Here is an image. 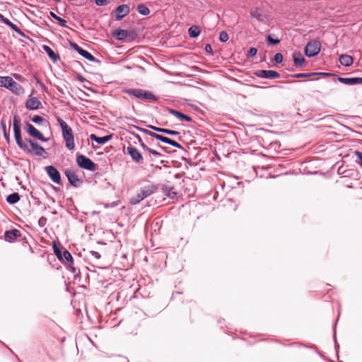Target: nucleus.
Returning <instances> with one entry per match:
<instances>
[{"label": "nucleus", "mask_w": 362, "mask_h": 362, "mask_svg": "<svg viewBox=\"0 0 362 362\" xmlns=\"http://www.w3.org/2000/svg\"><path fill=\"white\" fill-rule=\"evenodd\" d=\"M56 2H59L61 0H54Z\"/></svg>", "instance_id": "61"}, {"label": "nucleus", "mask_w": 362, "mask_h": 362, "mask_svg": "<svg viewBox=\"0 0 362 362\" xmlns=\"http://www.w3.org/2000/svg\"><path fill=\"white\" fill-rule=\"evenodd\" d=\"M127 153L129 155L133 161L136 163L137 164H143L144 163V158L141 153L139 151L137 148L134 146H129L127 148Z\"/></svg>", "instance_id": "7"}, {"label": "nucleus", "mask_w": 362, "mask_h": 362, "mask_svg": "<svg viewBox=\"0 0 362 362\" xmlns=\"http://www.w3.org/2000/svg\"><path fill=\"white\" fill-rule=\"evenodd\" d=\"M354 153L356 156V163H358L362 168V153L358 151H356Z\"/></svg>", "instance_id": "38"}, {"label": "nucleus", "mask_w": 362, "mask_h": 362, "mask_svg": "<svg viewBox=\"0 0 362 362\" xmlns=\"http://www.w3.org/2000/svg\"><path fill=\"white\" fill-rule=\"evenodd\" d=\"M124 93L134 96L138 99L146 100L150 101L157 100V97L151 91L144 90L140 88H129L123 90Z\"/></svg>", "instance_id": "3"}, {"label": "nucleus", "mask_w": 362, "mask_h": 362, "mask_svg": "<svg viewBox=\"0 0 362 362\" xmlns=\"http://www.w3.org/2000/svg\"><path fill=\"white\" fill-rule=\"evenodd\" d=\"M149 153L156 156V157H160L161 156V153L158 152L157 151L154 150V149H152V148H149L148 151Z\"/></svg>", "instance_id": "46"}, {"label": "nucleus", "mask_w": 362, "mask_h": 362, "mask_svg": "<svg viewBox=\"0 0 362 362\" xmlns=\"http://www.w3.org/2000/svg\"><path fill=\"white\" fill-rule=\"evenodd\" d=\"M293 59L296 66L300 67L305 62V58L299 52H295L293 54Z\"/></svg>", "instance_id": "21"}, {"label": "nucleus", "mask_w": 362, "mask_h": 362, "mask_svg": "<svg viewBox=\"0 0 362 362\" xmlns=\"http://www.w3.org/2000/svg\"><path fill=\"white\" fill-rule=\"evenodd\" d=\"M63 258H64L67 261L69 265L74 264V259H73L72 255L68 250H65L63 252L62 259Z\"/></svg>", "instance_id": "30"}, {"label": "nucleus", "mask_w": 362, "mask_h": 362, "mask_svg": "<svg viewBox=\"0 0 362 362\" xmlns=\"http://www.w3.org/2000/svg\"><path fill=\"white\" fill-rule=\"evenodd\" d=\"M137 11L140 14L144 16H147L150 13L149 8L143 4L138 5Z\"/></svg>", "instance_id": "28"}, {"label": "nucleus", "mask_w": 362, "mask_h": 362, "mask_svg": "<svg viewBox=\"0 0 362 362\" xmlns=\"http://www.w3.org/2000/svg\"><path fill=\"white\" fill-rule=\"evenodd\" d=\"M71 47H73L79 54L81 52V51L83 50V49L79 47L77 44L71 42Z\"/></svg>", "instance_id": "45"}, {"label": "nucleus", "mask_w": 362, "mask_h": 362, "mask_svg": "<svg viewBox=\"0 0 362 362\" xmlns=\"http://www.w3.org/2000/svg\"><path fill=\"white\" fill-rule=\"evenodd\" d=\"M78 80L81 81H84L85 78L80 76H78Z\"/></svg>", "instance_id": "60"}, {"label": "nucleus", "mask_w": 362, "mask_h": 362, "mask_svg": "<svg viewBox=\"0 0 362 362\" xmlns=\"http://www.w3.org/2000/svg\"><path fill=\"white\" fill-rule=\"evenodd\" d=\"M136 138L138 139L139 144L141 145V144L144 143L141 136L139 135H136Z\"/></svg>", "instance_id": "58"}, {"label": "nucleus", "mask_w": 362, "mask_h": 362, "mask_svg": "<svg viewBox=\"0 0 362 362\" xmlns=\"http://www.w3.org/2000/svg\"><path fill=\"white\" fill-rule=\"evenodd\" d=\"M69 267H70V270L72 272L73 274H74V275H76L78 274V273L79 272L78 269H77L76 268H75L73 264H71V265H69Z\"/></svg>", "instance_id": "51"}, {"label": "nucleus", "mask_w": 362, "mask_h": 362, "mask_svg": "<svg viewBox=\"0 0 362 362\" xmlns=\"http://www.w3.org/2000/svg\"><path fill=\"white\" fill-rule=\"evenodd\" d=\"M81 52L80 53V55L83 57L85 59H88L90 62H95V57L91 53L88 52L87 50H85V49H83V50L81 51Z\"/></svg>", "instance_id": "29"}, {"label": "nucleus", "mask_w": 362, "mask_h": 362, "mask_svg": "<svg viewBox=\"0 0 362 362\" xmlns=\"http://www.w3.org/2000/svg\"><path fill=\"white\" fill-rule=\"evenodd\" d=\"M274 61L276 63V64H280L283 61V55L281 53H276L274 57Z\"/></svg>", "instance_id": "39"}, {"label": "nucleus", "mask_w": 362, "mask_h": 362, "mask_svg": "<svg viewBox=\"0 0 362 362\" xmlns=\"http://www.w3.org/2000/svg\"><path fill=\"white\" fill-rule=\"evenodd\" d=\"M153 137L158 141H160L165 143V144H168V141H170L169 138L163 136L156 134V135H153Z\"/></svg>", "instance_id": "34"}, {"label": "nucleus", "mask_w": 362, "mask_h": 362, "mask_svg": "<svg viewBox=\"0 0 362 362\" xmlns=\"http://www.w3.org/2000/svg\"><path fill=\"white\" fill-rule=\"evenodd\" d=\"M0 87L6 88L16 95H21L24 91L22 86L15 81L10 76H0Z\"/></svg>", "instance_id": "2"}, {"label": "nucleus", "mask_w": 362, "mask_h": 362, "mask_svg": "<svg viewBox=\"0 0 362 362\" xmlns=\"http://www.w3.org/2000/svg\"><path fill=\"white\" fill-rule=\"evenodd\" d=\"M42 49L54 62H57L60 59L59 55L54 52L49 46L43 45Z\"/></svg>", "instance_id": "19"}, {"label": "nucleus", "mask_w": 362, "mask_h": 362, "mask_svg": "<svg viewBox=\"0 0 362 362\" xmlns=\"http://www.w3.org/2000/svg\"><path fill=\"white\" fill-rule=\"evenodd\" d=\"M3 134H4V136L5 139L8 142L10 138H9V135L7 133V132H3Z\"/></svg>", "instance_id": "55"}, {"label": "nucleus", "mask_w": 362, "mask_h": 362, "mask_svg": "<svg viewBox=\"0 0 362 362\" xmlns=\"http://www.w3.org/2000/svg\"><path fill=\"white\" fill-rule=\"evenodd\" d=\"M228 34L226 31H221L219 34V40L222 42H226L228 40Z\"/></svg>", "instance_id": "35"}, {"label": "nucleus", "mask_w": 362, "mask_h": 362, "mask_svg": "<svg viewBox=\"0 0 362 362\" xmlns=\"http://www.w3.org/2000/svg\"><path fill=\"white\" fill-rule=\"evenodd\" d=\"M21 235V233L18 229H13L5 232V240L8 242L14 241L17 238Z\"/></svg>", "instance_id": "16"}, {"label": "nucleus", "mask_w": 362, "mask_h": 362, "mask_svg": "<svg viewBox=\"0 0 362 362\" xmlns=\"http://www.w3.org/2000/svg\"><path fill=\"white\" fill-rule=\"evenodd\" d=\"M55 20L58 21L59 24L62 27H67V22L66 20L62 18L61 17H57L55 18Z\"/></svg>", "instance_id": "43"}, {"label": "nucleus", "mask_w": 362, "mask_h": 362, "mask_svg": "<svg viewBox=\"0 0 362 362\" xmlns=\"http://www.w3.org/2000/svg\"><path fill=\"white\" fill-rule=\"evenodd\" d=\"M32 122L35 124H40L45 120V119L39 115H35L31 119Z\"/></svg>", "instance_id": "40"}, {"label": "nucleus", "mask_w": 362, "mask_h": 362, "mask_svg": "<svg viewBox=\"0 0 362 362\" xmlns=\"http://www.w3.org/2000/svg\"><path fill=\"white\" fill-rule=\"evenodd\" d=\"M76 163L80 168L88 170L94 171L96 168V164L83 155L76 156Z\"/></svg>", "instance_id": "6"}, {"label": "nucleus", "mask_w": 362, "mask_h": 362, "mask_svg": "<svg viewBox=\"0 0 362 362\" xmlns=\"http://www.w3.org/2000/svg\"><path fill=\"white\" fill-rule=\"evenodd\" d=\"M65 175L69 183L74 187H78L83 182L82 180L78 177V175L74 170H66L65 171Z\"/></svg>", "instance_id": "11"}, {"label": "nucleus", "mask_w": 362, "mask_h": 362, "mask_svg": "<svg viewBox=\"0 0 362 362\" xmlns=\"http://www.w3.org/2000/svg\"><path fill=\"white\" fill-rule=\"evenodd\" d=\"M338 81L341 82V83L346 84V85H354V78H343V77H338Z\"/></svg>", "instance_id": "32"}, {"label": "nucleus", "mask_w": 362, "mask_h": 362, "mask_svg": "<svg viewBox=\"0 0 362 362\" xmlns=\"http://www.w3.org/2000/svg\"><path fill=\"white\" fill-rule=\"evenodd\" d=\"M267 41L269 44H271L272 45H277L280 42L279 39H274L271 35H268L267 37Z\"/></svg>", "instance_id": "37"}, {"label": "nucleus", "mask_w": 362, "mask_h": 362, "mask_svg": "<svg viewBox=\"0 0 362 362\" xmlns=\"http://www.w3.org/2000/svg\"><path fill=\"white\" fill-rule=\"evenodd\" d=\"M169 113L171 114L172 115L176 117L177 119H180V120H183V121H185V122H192V117H190L189 116L187 115H185L176 110H174V109H169L168 110Z\"/></svg>", "instance_id": "17"}, {"label": "nucleus", "mask_w": 362, "mask_h": 362, "mask_svg": "<svg viewBox=\"0 0 362 362\" xmlns=\"http://www.w3.org/2000/svg\"><path fill=\"white\" fill-rule=\"evenodd\" d=\"M250 16L252 18H256L257 21H262L263 18L266 16L262 9L258 7L251 9Z\"/></svg>", "instance_id": "18"}, {"label": "nucleus", "mask_w": 362, "mask_h": 362, "mask_svg": "<svg viewBox=\"0 0 362 362\" xmlns=\"http://www.w3.org/2000/svg\"><path fill=\"white\" fill-rule=\"evenodd\" d=\"M130 11L129 6L127 4L119 5L115 9V18L116 20H121L127 16Z\"/></svg>", "instance_id": "13"}, {"label": "nucleus", "mask_w": 362, "mask_h": 362, "mask_svg": "<svg viewBox=\"0 0 362 362\" xmlns=\"http://www.w3.org/2000/svg\"><path fill=\"white\" fill-rule=\"evenodd\" d=\"M57 120L61 127L63 139L74 135L72 129L66 124V122L59 117L57 118Z\"/></svg>", "instance_id": "12"}, {"label": "nucleus", "mask_w": 362, "mask_h": 362, "mask_svg": "<svg viewBox=\"0 0 362 362\" xmlns=\"http://www.w3.org/2000/svg\"><path fill=\"white\" fill-rule=\"evenodd\" d=\"M188 33L190 37L195 38L199 35L200 29L197 25H192L189 28Z\"/></svg>", "instance_id": "27"}, {"label": "nucleus", "mask_w": 362, "mask_h": 362, "mask_svg": "<svg viewBox=\"0 0 362 362\" xmlns=\"http://www.w3.org/2000/svg\"><path fill=\"white\" fill-rule=\"evenodd\" d=\"M157 190V187L154 185H149L141 188L139 192L134 197H132L129 203L132 205L139 204L145 198L149 197Z\"/></svg>", "instance_id": "4"}, {"label": "nucleus", "mask_w": 362, "mask_h": 362, "mask_svg": "<svg viewBox=\"0 0 362 362\" xmlns=\"http://www.w3.org/2000/svg\"><path fill=\"white\" fill-rule=\"evenodd\" d=\"M40 106L41 102L37 97H30L25 103V107L30 110H37Z\"/></svg>", "instance_id": "15"}, {"label": "nucleus", "mask_w": 362, "mask_h": 362, "mask_svg": "<svg viewBox=\"0 0 362 362\" xmlns=\"http://www.w3.org/2000/svg\"><path fill=\"white\" fill-rule=\"evenodd\" d=\"M95 3L98 6H105L108 3L107 0H95Z\"/></svg>", "instance_id": "48"}, {"label": "nucleus", "mask_w": 362, "mask_h": 362, "mask_svg": "<svg viewBox=\"0 0 362 362\" xmlns=\"http://www.w3.org/2000/svg\"><path fill=\"white\" fill-rule=\"evenodd\" d=\"M13 126L16 144L21 150L28 154L46 158V156H44V154H47L46 151L36 141L30 139H25V140L23 141L21 132V119L16 115L13 116Z\"/></svg>", "instance_id": "1"}, {"label": "nucleus", "mask_w": 362, "mask_h": 362, "mask_svg": "<svg viewBox=\"0 0 362 362\" xmlns=\"http://www.w3.org/2000/svg\"><path fill=\"white\" fill-rule=\"evenodd\" d=\"M255 76L262 78L276 79L280 77V74L273 70H258L255 73Z\"/></svg>", "instance_id": "9"}, {"label": "nucleus", "mask_w": 362, "mask_h": 362, "mask_svg": "<svg viewBox=\"0 0 362 362\" xmlns=\"http://www.w3.org/2000/svg\"><path fill=\"white\" fill-rule=\"evenodd\" d=\"M49 15H50V16H51L52 18H53L54 19H55V18H57V17H59L58 16H57V15H56L54 12H52V11H50Z\"/></svg>", "instance_id": "57"}, {"label": "nucleus", "mask_w": 362, "mask_h": 362, "mask_svg": "<svg viewBox=\"0 0 362 362\" xmlns=\"http://www.w3.org/2000/svg\"><path fill=\"white\" fill-rule=\"evenodd\" d=\"M45 170H46L48 176L49 177V178L54 183L60 184L61 176H60L59 171L57 170V169L55 167H54L52 165L47 166V167H45Z\"/></svg>", "instance_id": "10"}, {"label": "nucleus", "mask_w": 362, "mask_h": 362, "mask_svg": "<svg viewBox=\"0 0 362 362\" xmlns=\"http://www.w3.org/2000/svg\"><path fill=\"white\" fill-rule=\"evenodd\" d=\"M53 250H54L55 255L57 257V258L59 260H62L63 253H62L59 247L57 245H56L55 243L53 245Z\"/></svg>", "instance_id": "33"}, {"label": "nucleus", "mask_w": 362, "mask_h": 362, "mask_svg": "<svg viewBox=\"0 0 362 362\" xmlns=\"http://www.w3.org/2000/svg\"><path fill=\"white\" fill-rule=\"evenodd\" d=\"M148 127L156 132V129L157 127H155V126H153V125H148Z\"/></svg>", "instance_id": "59"}, {"label": "nucleus", "mask_w": 362, "mask_h": 362, "mask_svg": "<svg viewBox=\"0 0 362 362\" xmlns=\"http://www.w3.org/2000/svg\"><path fill=\"white\" fill-rule=\"evenodd\" d=\"M135 128L136 129H138L139 132L144 133L146 135H148V136H152V137H153V135H156V133H154V132H153L151 131H149L148 129H144V128H141V127H136V126H135Z\"/></svg>", "instance_id": "36"}, {"label": "nucleus", "mask_w": 362, "mask_h": 362, "mask_svg": "<svg viewBox=\"0 0 362 362\" xmlns=\"http://www.w3.org/2000/svg\"><path fill=\"white\" fill-rule=\"evenodd\" d=\"M141 147L144 150V151H146L147 152L149 150V147H148L144 143H142L141 144Z\"/></svg>", "instance_id": "54"}, {"label": "nucleus", "mask_w": 362, "mask_h": 362, "mask_svg": "<svg viewBox=\"0 0 362 362\" xmlns=\"http://www.w3.org/2000/svg\"><path fill=\"white\" fill-rule=\"evenodd\" d=\"M168 144H170L171 146H173V147H175L177 148H182V146L180 144H179L178 142L174 141V140H172L170 139V141H168Z\"/></svg>", "instance_id": "44"}, {"label": "nucleus", "mask_w": 362, "mask_h": 362, "mask_svg": "<svg viewBox=\"0 0 362 362\" xmlns=\"http://www.w3.org/2000/svg\"><path fill=\"white\" fill-rule=\"evenodd\" d=\"M163 190L164 193L165 194V195H167L168 197H169L170 198H174L177 194V192H175V190L173 187H165L163 189Z\"/></svg>", "instance_id": "31"}, {"label": "nucleus", "mask_w": 362, "mask_h": 362, "mask_svg": "<svg viewBox=\"0 0 362 362\" xmlns=\"http://www.w3.org/2000/svg\"><path fill=\"white\" fill-rule=\"evenodd\" d=\"M90 255L93 257L95 258L96 259H99L101 257V256H100V253L98 252L92 250V251L90 252Z\"/></svg>", "instance_id": "47"}, {"label": "nucleus", "mask_w": 362, "mask_h": 362, "mask_svg": "<svg viewBox=\"0 0 362 362\" xmlns=\"http://www.w3.org/2000/svg\"><path fill=\"white\" fill-rule=\"evenodd\" d=\"M46 221H47V219L45 217H41L38 221L40 226H41V227L44 226L46 223Z\"/></svg>", "instance_id": "50"}, {"label": "nucleus", "mask_w": 362, "mask_h": 362, "mask_svg": "<svg viewBox=\"0 0 362 362\" xmlns=\"http://www.w3.org/2000/svg\"><path fill=\"white\" fill-rule=\"evenodd\" d=\"M65 141V146L69 150H74L75 148L74 135L64 139Z\"/></svg>", "instance_id": "26"}, {"label": "nucleus", "mask_w": 362, "mask_h": 362, "mask_svg": "<svg viewBox=\"0 0 362 362\" xmlns=\"http://www.w3.org/2000/svg\"><path fill=\"white\" fill-rule=\"evenodd\" d=\"M339 62L343 66H349L353 64L354 59L350 55L341 54L339 57Z\"/></svg>", "instance_id": "22"}, {"label": "nucleus", "mask_w": 362, "mask_h": 362, "mask_svg": "<svg viewBox=\"0 0 362 362\" xmlns=\"http://www.w3.org/2000/svg\"><path fill=\"white\" fill-rule=\"evenodd\" d=\"M112 138L111 135L105 136L103 137H98L95 134H92L90 135V139L91 141H94L99 144H105L107 141H109Z\"/></svg>", "instance_id": "20"}, {"label": "nucleus", "mask_w": 362, "mask_h": 362, "mask_svg": "<svg viewBox=\"0 0 362 362\" xmlns=\"http://www.w3.org/2000/svg\"><path fill=\"white\" fill-rule=\"evenodd\" d=\"M128 35V32L126 30L117 29L114 32V36L119 40H124Z\"/></svg>", "instance_id": "24"}, {"label": "nucleus", "mask_w": 362, "mask_h": 362, "mask_svg": "<svg viewBox=\"0 0 362 362\" xmlns=\"http://www.w3.org/2000/svg\"><path fill=\"white\" fill-rule=\"evenodd\" d=\"M25 129L31 136L36 138L42 142L48 141V139L45 138L41 132H40L33 124L28 122L25 125Z\"/></svg>", "instance_id": "8"}, {"label": "nucleus", "mask_w": 362, "mask_h": 362, "mask_svg": "<svg viewBox=\"0 0 362 362\" xmlns=\"http://www.w3.org/2000/svg\"><path fill=\"white\" fill-rule=\"evenodd\" d=\"M354 85L356 84H362V78L361 77H354Z\"/></svg>", "instance_id": "49"}, {"label": "nucleus", "mask_w": 362, "mask_h": 362, "mask_svg": "<svg viewBox=\"0 0 362 362\" xmlns=\"http://www.w3.org/2000/svg\"><path fill=\"white\" fill-rule=\"evenodd\" d=\"M327 73H316V72H311V73H300V74H296L292 76L294 78H308L311 77L313 76L317 75H328Z\"/></svg>", "instance_id": "23"}, {"label": "nucleus", "mask_w": 362, "mask_h": 362, "mask_svg": "<svg viewBox=\"0 0 362 362\" xmlns=\"http://www.w3.org/2000/svg\"><path fill=\"white\" fill-rule=\"evenodd\" d=\"M0 18L1 21L9 26L13 31L18 33L20 36L25 37V34L14 23H13L9 19L5 18L2 14L0 13Z\"/></svg>", "instance_id": "14"}, {"label": "nucleus", "mask_w": 362, "mask_h": 362, "mask_svg": "<svg viewBox=\"0 0 362 362\" xmlns=\"http://www.w3.org/2000/svg\"><path fill=\"white\" fill-rule=\"evenodd\" d=\"M20 200V195L17 192H13L6 197V202L10 204H14Z\"/></svg>", "instance_id": "25"}, {"label": "nucleus", "mask_w": 362, "mask_h": 362, "mask_svg": "<svg viewBox=\"0 0 362 362\" xmlns=\"http://www.w3.org/2000/svg\"><path fill=\"white\" fill-rule=\"evenodd\" d=\"M320 49L321 43L319 40H311L305 47V54L309 57H315L319 54Z\"/></svg>", "instance_id": "5"}, {"label": "nucleus", "mask_w": 362, "mask_h": 362, "mask_svg": "<svg viewBox=\"0 0 362 362\" xmlns=\"http://www.w3.org/2000/svg\"><path fill=\"white\" fill-rule=\"evenodd\" d=\"M163 134L171 136H177L180 134V132L174 130H170L168 129H165V131H163Z\"/></svg>", "instance_id": "41"}, {"label": "nucleus", "mask_w": 362, "mask_h": 362, "mask_svg": "<svg viewBox=\"0 0 362 362\" xmlns=\"http://www.w3.org/2000/svg\"><path fill=\"white\" fill-rule=\"evenodd\" d=\"M0 124H1V129H2V132H6V123L2 120Z\"/></svg>", "instance_id": "53"}, {"label": "nucleus", "mask_w": 362, "mask_h": 362, "mask_svg": "<svg viewBox=\"0 0 362 362\" xmlns=\"http://www.w3.org/2000/svg\"><path fill=\"white\" fill-rule=\"evenodd\" d=\"M163 131H165L164 128L156 127V132L163 133Z\"/></svg>", "instance_id": "56"}, {"label": "nucleus", "mask_w": 362, "mask_h": 362, "mask_svg": "<svg viewBox=\"0 0 362 362\" xmlns=\"http://www.w3.org/2000/svg\"><path fill=\"white\" fill-rule=\"evenodd\" d=\"M205 50H206V52H209V53H211V54H212V52H213L211 46L209 44L206 45Z\"/></svg>", "instance_id": "52"}, {"label": "nucleus", "mask_w": 362, "mask_h": 362, "mask_svg": "<svg viewBox=\"0 0 362 362\" xmlns=\"http://www.w3.org/2000/svg\"><path fill=\"white\" fill-rule=\"evenodd\" d=\"M257 49L255 47H250L247 52V56L250 57H253L257 54Z\"/></svg>", "instance_id": "42"}]
</instances>
